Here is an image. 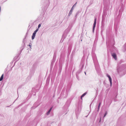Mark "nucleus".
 Instances as JSON below:
<instances>
[{"label":"nucleus","instance_id":"obj_1","mask_svg":"<svg viewBox=\"0 0 126 126\" xmlns=\"http://www.w3.org/2000/svg\"><path fill=\"white\" fill-rule=\"evenodd\" d=\"M96 18H95L94 21V22L93 24V31L95 27V25L96 23Z\"/></svg>","mask_w":126,"mask_h":126},{"label":"nucleus","instance_id":"obj_2","mask_svg":"<svg viewBox=\"0 0 126 126\" xmlns=\"http://www.w3.org/2000/svg\"><path fill=\"white\" fill-rule=\"evenodd\" d=\"M107 76L108 77V78H109V81H110V86H111V85H112V80H111V77H110V76L109 75H107Z\"/></svg>","mask_w":126,"mask_h":126},{"label":"nucleus","instance_id":"obj_3","mask_svg":"<svg viewBox=\"0 0 126 126\" xmlns=\"http://www.w3.org/2000/svg\"><path fill=\"white\" fill-rule=\"evenodd\" d=\"M112 55L114 58L115 59H116V56L115 54L113 53Z\"/></svg>","mask_w":126,"mask_h":126},{"label":"nucleus","instance_id":"obj_4","mask_svg":"<svg viewBox=\"0 0 126 126\" xmlns=\"http://www.w3.org/2000/svg\"><path fill=\"white\" fill-rule=\"evenodd\" d=\"M52 107L47 112V115H48L49 113H50V112L51 111V110L52 109Z\"/></svg>","mask_w":126,"mask_h":126},{"label":"nucleus","instance_id":"obj_5","mask_svg":"<svg viewBox=\"0 0 126 126\" xmlns=\"http://www.w3.org/2000/svg\"><path fill=\"white\" fill-rule=\"evenodd\" d=\"M3 78V74H2L1 75L0 78V81L2 80Z\"/></svg>","mask_w":126,"mask_h":126},{"label":"nucleus","instance_id":"obj_6","mask_svg":"<svg viewBox=\"0 0 126 126\" xmlns=\"http://www.w3.org/2000/svg\"><path fill=\"white\" fill-rule=\"evenodd\" d=\"M35 34H36L33 33L32 35V39H34Z\"/></svg>","mask_w":126,"mask_h":126},{"label":"nucleus","instance_id":"obj_7","mask_svg":"<svg viewBox=\"0 0 126 126\" xmlns=\"http://www.w3.org/2000/svg\"><path fill=\"white\" fill-rule=\"evenodd\" d=\"M86 94V93H84V94H83L81 96V99L82 100V97H83Z\"/></svg>","mask_w":126,"mask_h":126},{"label":"nucleus","instance_id":"obj_8","mask_svg":"<svg viewBox=\"0 0 126 126\" xmlns=\"http://www.w3.org/2000/svg\"><path fill=\"white\" fill-rule=\"evenodd\" d=\"M77 3H76L72 7L71 10H70V13L71 12H72V8H73V7L75 5H76V4Z\"/></svg>","mask_w":126,"mask_h":126},{"label":"nucleus","instance_id":"obj_9","mask_svg":"<svg viewBox=\"0 0 126 126\" xmlns=\"http://www.w3.org/2000/svg\"><path fill=\"white\" fill-rule=\"evenodd\" d=\"M107 112H106L105 114L104 115V117L106 115H107Z\"/></svg>","mask_w":126,"mask_h":126},{"label":"nucleus","instance_id":"obj_10","mask_svg":"<svg viewBox=\"0 0 126 126\" xmlns=\"http://www.w3.org/2000/svg\"><path fill=\"white\" fill-rule=\"evenodd\" d=\"M41 24H39L38 25V28H39L41 27Z\"/></svg>","mask_w":126,"mask_h":126},{"label":"nucleus","instance_id":"obj_11","mask_svg":"<svg viewBox=\"0 0 126 126\" xmlns=\"http://www.w3.org/2000/svg\"><path fill=\"white\" fill-rule=\"evenodd\" d=\"M37 32V31H35L33 33L36 34Z\"/></svg>","mask_w":126,"mask_h":126},{"label":"nucleus","instance_id":"obj_12","mask_svg":"<svg viewBox=\"0 0 126 126\" xmlns=\"http://www.w3.org/2000/svg\"><path fill=\"white\" fill-rule=\"evenodd\" d=\"M37 32V31H35L33 33L36 34Z\"/></svg>","mask_w":126,"mask_h":126},{"label":"nucleus","instance_id":"obj_13","mask_svg":"<svg viewBox=\"0 0 126 126\" xmlns=\"http://www.w3.org/2000/svg\"><path fill=\"white\" fill-rule=\"evenodd\" d=\"M100 105H98V110L99 109V108H100Z\"/></svg>","mask_w":126,"mask_h":126},{"label":"nucleus","instance_id":"obj_14","mask_svg":"<svg viewBox=\"0 0 126 126\" xmlns=\"http://www.w3.org/2000/svg\"><path fill=\"white\" fill-rule=\"evenodd\" d=\"M38 29H37L35 31H37V32L38 31Z\"/></svg>","mask_w":126,"mask_h":126},{"label":"nucleus","instance_id":"obj_15","mask_svg":"<svg viewBox=\"0 0 126 126\" xmlns=\"http://www.w3.org/2000/svg\"><path fill=\"white\" fill-rule=\"evenodd\" d=\"M101 104V103L100 102L99 103V105H100V106Z\"/></svg>","mask_w":126,"mask_h":126},{"label":"nucleus","instance_id":"obj_16","mask_svg":"<svg viewBox=\"0 0 126 126\" xmlns=\"http://www.w3.org/2000/svg\"><path fill=\"white\" fill-rule=\"evenodd\" d=\"M29 46H30V47L31 46V45H29Z\"/></svg>","mask_w":126,"mask_h":126}]
</instances>
